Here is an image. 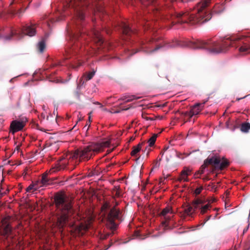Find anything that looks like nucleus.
Here are the masks:
<instances>
[{"instance_id": "nucleus-4", "label": "nucleus", "mask_w": 250, "mask_h": 250, "mask_svg": "<svg viewBox=\"0 0 250 250\" xmlns=\"http://www.w3.org/2000/svg\"><path fill=\"white\" fill-rule=\"evenodd\" d=\"M210 2V0H207L204 1L199 3L196 6L195 10V13L193 12L192 13L181 12L177 15L178 18L183 17L188 19L189 21L195 22H201L204 19V14L205 13L204 10L207 7Z\"/></svg>"}, {"instance_id": "nucleus-5", "label": "nucleus", "mask_w": 250, "mask_h": 250, "mask_svg": "<svg viewBox=\"0 0 250 250\" xmlns=\"http://www.w3.org/2000/svg\"><path fill=\"white\" fill-rule=\"evenodd\" d=\"M81 221H78L73 224H70V228H72L71 231L76 236H80L83 235L86 230L90 227L92 223V218L89 217L87 219L80 218Z\"/></svg>"}, {"instance_id": "nucleus-16", "label": "nucleus", "mask_w": 250, "mask_h": 250, "mask_svg": "<svg viewBox=\"0 0 250 250\" xmlns=\"http://www.w3.org/2000/svg\"><path fill=\"white\" fill-rule=\"evenodd\" d=\"M47 173H44L42 177L41 180L40 181L42 186L46 187L50 184V181L47 177Z\"/></svg>"}, {"instance_id": "nucleus-6", "label": "nucleus", "mask_w": 250, "mask_h": 250, "mask_svg": "<svg viewBox=\"0 0 250 250\" xmlns=\"http://www.w3.org/2000/svg\"><path fill=\"white\" fill-rule=\"evenodd\" d=\"M204 165H213L216 168L222 170L229 165V162L227 160L221 158L219 157L214 156L211 158H208L205 161Z\"/></svg>"}, {"instance_id": "nucleus-34", "label": "nucleus", "mask_w": 250, "mask_h": 250, "mask_svg": "<svg viewBox=\"0 0 250 250\" xmlns=\"http://www.w3.org/2000/svg\"><path fill=\"white\" fill-rule=\"evenodd\" d=\"M78 121L77 122V123L79 122V121H80L81 120H82L83 118V116L80 113H79V114L78 115Z\"/></svg>"}, {"instance_id": "nucleus-12", "label": "nucleus", "mask_w": 250, "mask_h": 250, "mask_svg": "<svg viewBox=\"0 0 250 250\" xmlns=\"http://www.w3.org/2000/svg\"><path fill=\"white\" fill-rule=\"evenodd\" d=\"M34 26L35 25L34 24L26 25L22 29V33L31 37L34 36L36 34V30Z\"/></svg>"}, {"instance_id": "nucleus-47", "label": "nucleus", "mask_w": 250, "mask_h": 250, "mask_svg": "<svg viewBox=\"0 0 250 250\" xmlns=\"http://www.w3.org/2000/svg\"><path fill=\"white\" fill-rule=\"evenodd\" d=\"M89 121H90V116L89 117Z\"/></svg>"}, {"instance_id": "nucleus-10", "label": "nucleus", "mask_w": 250, "mask_h": 250, "mask_svg": "<svg viewBox=\"0 0 250 250\" xmlns=\"http://www.w3.org/2000/svg\"><path fill=\"white\" fill-rule=\"evenodd\" d=\"M173 211L172 210V208L170 207H167L164 208L161 213V215L164 217V219H165V221L163 222V223L166 225L167 223L171 219L172 216L173 214Z\"/></svg>"}, {"instance_id": "nucleus-13", "label": "nucleus", "mask_w": 250, "mask_h": 250, "mask_svg": "<svg viewBox=\"0 0 250 250\" xmlns=\"http://www.w3.org/2000/svg\"><path fill=\"white\" fill-rule=\"evenodd\" d=\"M206 102V101L202 103H197L194 105L190 110L191 115L193 116L199 114L203 109Z\"/></svg>"}, {"instance_id": "nucleus-18", "label": "nucleus", "mask_w": 250, "mask_h": 250, "mask_svg": "<svg viewBox=\"0 0 250 250\" xmlns=\"http://www.w3.org/2000/svg\"><path fill=\"white\" fill-rule=\"evenodd\" d=\"M39 189V186L37 184L33 183L30 184L26 189L27 192H34Z\"/></svg>"}, {"instance_id": "nucleus-29", "label": "nucleus", "mask_w": 250, "mask_h": 250, "mask_svg": "<svg viewBox=\"0 0 250 250\" xmlns=\"http://www.w3.org/2000/svg\"><path fill=\"white\" fill-rule=\"evenodd\" d=\"M171 152H172L173 154H174V151L170 152L169 150H168V149L167 148L166 150H164L162 155L165 157H167V156L170 154Z\"/></svg>"}, {"instance_id": "nucleus-42", "label": "nucleus", "mask_w": 250, "mask_h": 250, "mask_svg": "<svg viewBox=\"0 0 250 250\" xmlns=\"http://www.w3.org/2000/svg\"><path fill=\"white\" fill-rule=\"evenodd\" d=\"M200 172V173H201V174L203 173V170H202L201 171V172Z\"/></svg>"}, {"instance_id": "nucleus-37", "label": "nucleus", "mask_w": 250, "mask_h": 250, "mask_svg": "<svg viewBox=\"0 0 250 250\" xmlns=\"http://www.w3.org/2000/svg\"><path fill=\"white\" fill-rule=\"evenodd\" d=\"M116 196H120V192H119V191H116Z\"/></svg>"}, {"instance_id": "nucleus-21", "label": "nucleus", "mask_w": 250, "mask_h": 250, "mask_svg": "<svg viewBox=\"0 0 250 250\" xmlns=\"http://www.w3.org/2000/svg\"><path fill=\"white\" fill-rule=\"evenodd\" d=\"M92 32L94 37L97 40L98 42L102 43L103 41L99 31L94 29Z\"/></svg>"}, {"instance_id": "nucleus-32", "label": "nucleus", "mask_w": 250, "mask_h": 250, "mask_svg": "<svg viewBox=\"0 0 250 250\" xmlns=\"http://www.w3.org/2000/svg\"><path fill=\"white\" fill-rule=\"evenodd\" d=\"M216 201V199L214 197H211L210 199H208L206 201V202L208 203V204H209V205H210V204L212 203H214L215 202V201Z\"/></svg>"}, {"instance_id": "nucleus-11", "label": "nucleus", "mask_w": 250, "mask_h": 250, "mask_svg": "<svg viewBox=\"0 0 250 250\" xmlns=\"http://www.w3.org/2000/svg\"><path fill=\"white\" fill-rule=\"evenodd\" d=\"M25 125V122L15 120L12 122L10 125V132L12 134L21 130Z\"/></svg>"}, {"instance_id": "nucleus-33", "label": "nucleus", "mask_w": 250, "mask_h": 250, "mask_svg": "<svg viewBox=\"0 0 250 250\" xmlns=\"http://www.w3.org/2000/svg\"><path fill=\"white\" fill-rule=\"evenodd\" d=\"M34 184H37V185L39 186V189L42 187H44V186H42L40 181H37L35 182Z\"/></svg>"}, {"instance_id": "nucleus-24", "label": "nucleus", "mask_w": 250, "mask_h": 250, "mask_svg": "<svg viewBox=\"0 0 250 250\" xmlns=\"http://www.w3.org/2000/svg\"><path fill=\"white\" fill-rule=\"evenodd\" d=\"M123 32L125 34H128L130 31V29L129 27L126 24L124 23L122 25Z\"/></svg>"}, {"instance_id": "nucleus-31", "label": "nucleus", "mask_w": 250, "mask_h": 250, "mask_svg": "<svg viewBox=\"0 0 250 250\" xmlns=\"http://www.w3.org/2000/svg\"><path fill=\"white\" fill-rule=\"evenodd\" d=\"M203 189V188L202 187H199L196 188L194 191L195 194L196 195L199 194L202 191Z\"/></svg>"}, {"instance_id": "nucleus-8", "label": "nucleus", "mask_w": 250, "mask_h": 250, "mask_svg": "<svg viewBox=\"0 0 250 250\" xmlns=\"http://www.w3.org/2000/svg\"><path fill=\"white\" fill-rule=\"evenodd\" d=\"M193 205L195 209H199L200 213L204 214L207 212L211 208V205L207 203L204 200L197 199L193 202Z\"/></svg>"}, {"instance_id": "nucleus-45", "label": "nucleus", "mask_w": 250, "mask_h": 250, "mask_svg": "<svg viewBox=\"0 0 250 250\" xmlns=\"http://www.w3.org/2000/svg\"><path fill=\"white\" fill-rule=\"evenodd\" d=\"M182 21V22H187V21H186V20Z\"/></svg>"}, {"instance_id": "nucleus-41", "label": "nucleus", "mask_w": 250, "mask_h": 250, "mask_svg": "<svg viewBox=\"0 0 250 250\" xmlns=\"http://www.w3.org/2000/svg\"><path fill=\"white\" fill-rule=\"evenodd\" d=\"M19 147L18 146H17V148H16V149H17V151L18 152L19 150Z\"/></svg>"}, {"instance_id": "nucleus-46", "label": "nucleus", "mask_w": 250, "mask_h": 250, "mask_svg": "<svg viewBox=\"0 0 250 250\" xmlns=\"http://www.w3.org/2000/svg\"><path fill=\"white\" fill-rule=\"evenodd\" d=\"M1 129H2V126H1L0 125V130H1Z\"/></svg>"}, {"instance_id": "nucleus-27", "label": "nucleus", "mask_w": 250, "mask_h": 250, "mask_svg": "<svg viewBox=\"0 0 250 250\" xmlns=\"http://www.w3.org/2000/svg\"><path fill=\"white\" fill-rule=\"evenodd\" d=\"M159 48H160V47H157L154 50H148L149 46H148V45L147 44L145 46V47H142V49L144 50L145 51H146L147 52H153L154 51L158 50Z\"/></svg>"}, {"instance_id": "nucleus-15", "label": "nucleus", "mask_w": 250, "mask_h": 250, "mask_svg": "<svg viewBox=\"0 0 250 250\" xmlns=\"http://www.w3.org/2000/svg\"><path fill=\"white\" fill-rule=\"evenodd\" d=\"M95 72L94 71L90 72L87 74H85L83 75V76L81 78L80 81L83 82V83L85 82H86L88 80H91L93 77L94 76Z\"/></svg>"}, {"instance_id": "nucleus-23", "label": "nucleus", "mask_w": 250, "mask_h": 250, "mask_svg": "<svg viewBox=\"0 0 250 250\" xmlns=\"http://www.w3.org/2000/svg\"><path fill=\"white\" fill-rule=\"evenodd\" d=\"M157 138V135L154 134L148 141V143L150 146H152L155 143Z\"/></svg>"}, {"instance_id": "nucleus-22", "label": "nucleus", "mask_w": 250, "mask_h": 250, "mask_svg": "<svg viewBox=\"0 0 250 250\" xmlns=\"http://www.w3.org/2000/svg\"><path fill=\"white\" fill-rule=\"evenodd\" d=\"M45 47V42L43 41L40 42L38 44V48L41 52H42Z\"/></svg>"}, {"instance_id": "nucleus-19", "label": "nucleus", "mask_w": 250, "mask_h": 250, "mask_svg": "<svg viewBox=\"0 0 250 250\" xmlns=\"http://www.w3.org/2000/svg\"><path fill=\"white\" fill-rule=\"evenodd\" d=\"M250 129V124L249 123H245L242 124L241 126V130L243 132H248Z\"/></svg>"}, {"instance_id": "nucleus-9", "label": "nucleus", "mask_w": 250, "mask_h": 250, "mask_svg": "<svg viewBox=\"0 0 250 250\" xmlns=\"http://www.w3.org/2000/svg\"><path fill=\"white\" fill-rule=\"evenodd\" d=\"M9 216L4 218L1 221V226H0V234L3 236H9L11 232V228L10 226Z\"/></svg>"}, {"instance_id": "nucleus-36", "label": "nucleus", "mask_w": 250, "mask_h": 250, "mask_svg": "<svg viewBox=\"0 0 250 250\" xmlns=\"http://www.w3.org/2000/svg\"><path fill=\"white\" fill-rule=\"evenodd\" d=\"M4 39L5 40H10L11 39V37L5 36V37H4Z\"/></svg>"}, {"instance_id": "nucleus-44", "label": "nucleus", "mask_w": 250, "mask_h": 250, "mask_svg": "<svg viewBox=\"0 0 250 250\" xmlns=\"http://www.w3.org/2000/svg\"><path fill=\"white\" fill-rule=\"evenodd\" d=\"M207 21V19H205L204 20H203V21Z\"/></svg>"}, {"instance_id": "nucleus-43", "label": "nucleus", "mask_w": 250, "mask_h": 250, "mask_svg": "<svg viewBox=\"0 0 250 250\" xmlns=\"http://www.w3.org/2000/svg\"><path fill=\"white\" fill-rule=\"evenodd\" d=\"M111 151V150H108V153H109Z\"/></svg>"}, {"instance_id": "nucleus-7", "label": "nucleus", "mask_w": 250, "mask_h": 250, "mask_svg": "<svg viewBox=\"0 0 250 250\" xmlns=\"http://www.w3.org/2000/svg\"><path fill=\"white\" fill-rule=\"evenodd\" d=\"M120 211L115 207L112 208L107 216V225L111 229L116 228V224L115 220L120 219Z\"/></svg>"}, {"instance_id": "nucleus-40", "label": "nucleus", "mask_w": 250, "mask_h": 250, "mask_svg": "<svg viewBox=\"0 0 250 250\" xmlns=\"http://www.w3.org/2000/svg\"><path fill=\"white\" fill-rule=\"evenodd\" d=\"M211 216H209L208 218L206 219V221H207L209 219V218H210Z\"/></svg>"}, {"instance_id": "nucleus-3", "label": "nucleus", "mask_w": 250, "mask_h": 250, "mask_svg": "<svg viewBox=\"0 0 250 250\" xmlns=\"http://www.w3.org/2000/svg\"><path fill=\"white\" fill-rule=\"evenodd\" d=\"M55 200L58 215L56 225L61 229L66 225L72 213L71 203L64 194L62 193L56 194Z\"/></svg>"}, {"instance_id": "nucleus-20", "label": "nucleus", "mask_w": 250, "mask_h": 250, "mask_svg": "<svg viewBox=\"0 0 250 250\" xmlns=\"http://www.w3.org/2000/svg\"><path fill=\"white\" fill-rule=\"evenodd\" d=\"M141 145L138 144L137 146H134L133 150L131 152V155L132 156H135L136 154L138 153L141 149Z\"/></svg>"}, {"instance_id": "nucleus-25", "label": "nucleus", "mask_w": 250, "mask_h": 250, "mask_svg": "<svg viewBox=\"0 0 250 250\" xmlns=\"http://www.w3.org/2000/svg\"><path fill=\"white\" fill-rule=\"evenodd\" d=\"M76 12L77 16L80 20L84 19V15L83 10H78Z\"/></svg>"}, {"instance_id": "nucleus-26", "label": "nucleus", "mask_w": 250, "mask_h": 250, "mask_svg": "<svg viewBox=\"0 0 250 250\" xmlns=\"http://www.w3.org/2000/svg\"><path fill=\"white\" fill-rule=\"evenodd\" d=\"M139 98V97H136L134 95H131L127 97H125V98H123V100L125 101V102H129L133 101L134 99H138Z\"/></svg>"}, {"instance_id": "nucleus-2", "label": "nucleus", "mask_w": 250, "mask_h": 250, "mask_svg": "<svg viewBox=\"0 0 250 250\" xmlns=\"http://www.w3.org/2000/svg\"><path fill=\"white\" fill-rule=\"evenodd\" d=\"M250 42V38L242 36L231 37L230 40L227 39L221 44L208 41H198L196 48L207 49L212 53L225 52L228 46L232 47L240 46L239 51L244 54L250 53V45L248 43Z\"/></svg>"}, {"instance_id": "nucleus-28", "label": "nucleus", "mask_w": 250, "mask_h": 250, "mask_svg": "<svg viewBox=\"0 0 250 250\" xmlns=\"http://www.w3.org/2000/svg\"><path fill=\"white\" fill-rule=\"evenodd\" d=\"M217 187L213 183L208 185V189L212 191H215L216 190Z\"/></svg>"}, {"instance_id": "nucleus-1", "label": "nucleus", "mask_w": 250, "mask_h": 250, "mask_svg": "<svg viewBox=\"0 0 250 250\" xmlns=\"http://www.w3.org/2000/svg\"><path fill=\"white\" fill-rule=\"evenodd\" d=\"M110 144L109 140H105L100 143H91L83 149L77 150L74 153H68L59 160L56 166L52 167L49 172L53 173L64 168L67 164L72 162V160L79 157L81 159L88 160L93 155L108 147Z\"/></svg>"}, {"instance_id": "nucleus-35", "label": "nucleus", "mask_w": 250, "mask_h": 250, "mask_svg": "<svg viewBox=\"0 0 250 250\" xmlns=\"http://www.w3.org/2000/svg\"><path fill=\"white\" fill-rule=\"evenodd\" d=\"M109 206V205L107 203H105L102 207V209L103 210L106 209Z\"/></svg>"}, {"instance_id": "nucleus-30", "label": "nucleus", "mask_w": 250, "mask_h": 250, "mask_svg": "<svg viewBox=\"0 0 250 250\" xmlns=\"http://www.w3.org/2000/svg\"><path fill=\"white\" fill-rule=\"evenodd\" d=\"M8 192V190L6 189L1 188L0 189V198L2 197L4 195L6 194Z\"/></svg>"}, {"instance_id": "nucleus-38", "label": "nucleus", "mask_w": 250, "mask_h": 250, "mask_svg": "<svg viewBox=\"0 0 250 250\" xmlns=\"http://www.w3.org/2000/svg\"><path fill=\"white\" fill-rule=\"evenodd\" d=\"M248 228H249V226L247 227V228L246 229H244V230H243L244 233L247 231V230L248 229Z\"/></svg>"}, {"instance_id": "nucleus-39", "label": "nucleus", "mask_w": 250, "mask_h": 250, "mask_svg": "<svg viewBox=\"0 0 250 250\" xmlns=\"http://www.w3.org/2000/svg\"><path fill=\"white\" fill-rule=\"evenodd\" d=\"M247 96H244V97H242V98H238V99H237V101H239V100H241V99H244V98H246Z\"/></svg>"}, {"instance_id": "nucleus-17", "label": "nucleus", "mask_w": 250, "mask_h": 250, "mask_svg": "<svg viewBox=\"0 0 250 250\" xmlns=\"http://www.w3.org/2000/svg\"><path fill=\"white\" fill-rule=\"evenodd\" d=\"M197 209H195L193 205H192V206H188L187 208L184 210L185 214L187 215H190L192 214L193 212L197 210Z\"/></svg>"}, {"instance_id": "nucleus-14", "label": "nucleus", "mask_w": 250, "mask_h": 250, "mask_svg": "<svg viewBox=\"0 0 250 250\" xmlns=\"http://www.w3.org/2000/svg\"><path fill=\"white\" fill-rule=\"evenodd\" d=\"M191 171L189 169H184L179 178L180 181L187 182L188 181V176L191 174Z\"/></svg>"}]
</instances>
